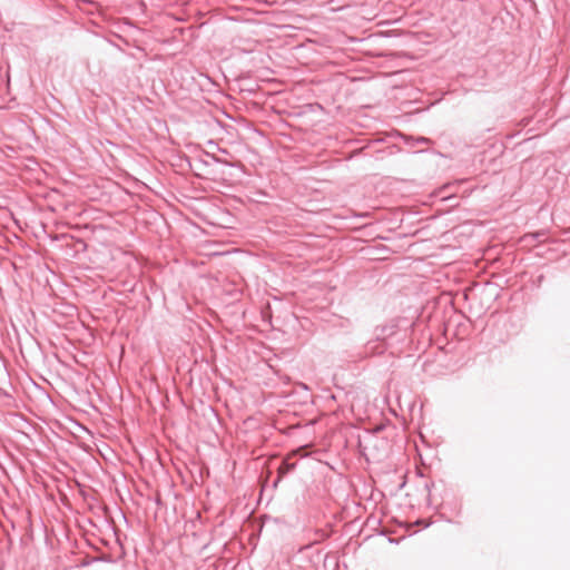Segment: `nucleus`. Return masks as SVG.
I'll return each mask as SVG.
<instances>
[{"label":"nucleus","mask_w":570,"mask_h":570,"mask_svg":"<svg viewBox=\"0 0 570 570\" xmlns=\"http://www.w3.org/2000/svg\"><path fill=\"white\" fill-rule=\"evenodd\" d=\"M284 465L286 466V470L291 469V465L288 463H284Z\"/></svg>","instance_id":"nucleus-1"}]
</instances>
